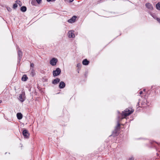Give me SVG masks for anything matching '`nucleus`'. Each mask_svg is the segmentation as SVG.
<instances>
[{
	"instance_id": "9d476101",
	"label": "nucleus",
	"mask_w": 160,
	"mask_h": 160,
	"mask_svg": "<svg viewBox=\"0 0 160 160\" xmlns=\"http://www.w3.org/2000/svg\"><path fill=\"white\" fill-rule=\"evenodd\" d=\"M60 81V79L58 78H57L54 79L52 81V83L54 84H56L58 83Z\"/></svg>"
},
{
	"instance_id": "2eb2a0df",
	"label": "nucleus",
	"mask_w": 160,
	"mask_h": 160,
	"mask_svg": "<svg viewBox=\"0 0 160 160\" xmlns=\"http://www.w3.org/2000/svg\"><path fill=\"white\" fill-rule=\"evenodd\" d=\"M21 10L22 12H25L26 10V8L24 6H22L21 8Z\"/></svg>"
},
{
	"instance_id": "1a4fd4ad",
	"label": "nucleus",
	"mask_w": 160,
	"mask_h": 160,
	"mask_svg": "<svg viewBox=\"0 0 160 160\" xmlns=\"http://www.w3.org/2000/svg\"><path fill=\"white\" fill-rule=\"evenodd\" d=\"M65 86V83L63 82H61L59 85V88H64Z\"/></svg>"
},
{
	"instance_id": "f8f14e48",
	"label": "nucleus",
	"mask_w": 160,
	"mask_h": 160,
	"mask_svg": "<svg viewBox=\"0 0 160 160\" xmlns=\"http://www.w3.org/2000/svg\"><path fill=\"white\" fill-rule=\"evenodd\" d=\"M17 118L19 119H21L22 118V115L20 113H18L17 114Z\"/></svg>"
},
{
	"instance_id": "f03ea898",
	"label": "nucleus",
	"mask_w": 160,
	"mask_h": 160,
	"mask_svg": "<svg viewBox=\"0 0 160 160\" xmlns=\"http://www.w3.org/2000/svg\"><path fill=\"white\" fill-rule=\"evenodd\" d=\"M61 70L59 68H57L56 70L53 71L52 72L53 76L56 77L60 74L61 72Z\"/></svg>"
},
{
	"instance_id": "423d86ee",
	"label": "nucleus",
	"mask_w": 160,
	"mask_h": 160,
	"mask_svg": "<svg viewBox=\"0 0 160 160\" xmlns=\"http://www.w3.org/2000/svg\"><path fill=\"white\" fill-rule=\"evenodd\" d=\"M68 36L69 38H74L75 36L73 31H69L68 33Z\"/></svg>"
},
{
	"instance_id": "412c9836",
	"label": "nucleus",
	"mask_w": 160,
	"mask_h": 160,
	"mask_svg": "<svg viewBox=\"0 0 160 160\" xmlns=\"http://www.w3.org/2000/svg\"><path fill=\"white\" fill-rule=\"evenodd\" d=\"M18 7V5L17 4V3H15L14 4L13 7L14 8H16Z\"/></svg>"
},
{
	"instance_id": "f257e3e1",
	"label": "nucleus",
	"mask_w": 160,
	"mask_h": 160,
	"mask_svg": "<svg viewBox=\"0 0 160 160\" xmlns=\"http://www.w3.org/2000/svg\"><path fill=\"white\" fill-rule=\"evenodd\" d=\"M134 110L133 109L131 110L128 109H126L124 112H123L122 114V117L124 116L125 117L129 115L130 114L133 112Z\"/></svg>"
},
{
	"instance_id": "cd10ccee",
	"label": "nucleus",
	"mask_w": 160,
	"mask_h": 160,
	"mask_svg": "<svg viewBox=\"0 0 160 160\" xmlns=\"http://www.w3.org/2000/svg\"><path fill=\"white\" fill-rule=\"evenodd\" d=\"M65 1H68V0H64Z\"/></svg>"
},
{
	"instance_id": "f3484780",
	"label": "nucleus",
	"mask_w": 160,
	"mask_h": 160,
	"mask_svg": "<svg viewBox=\"0 0 160 160\" xmlns=\"http://www.w3.org/2000/svg\"><path fill=\"white\" fill-rule=\"evenodd\" d=\"M16 3H17V4H18L19 6H21L22 5V3L20 1L18 0L16 1Z\"/></svg>"
},
{
	"instance_id": "b1692460",
	"label": "nucleus",
	"mask_w": 160,
	"mask_h": 160,
	"mask_svg": "<svg viewBox=\"0 0 160 160\" xmlns=\"http://www.w3.org/2000/svg\"><path fill=\"white\" fill-rule=\"evenodd\" d=\"M31 66L32 67H33L34 66V64L33 63L31 64Z\"/></svg>"
},
{
	"instance_id": "dca6fc26",
	"label": "nucleus",
	"mask_w": 160,
	"mask_h": 160,
	"mask_svg": "<svg viewBox=\"0 0 160 160\" xmlns=\"http://www.w3.org/2000/svg\"><path fill=\"white\" fill-rule=\"evenodd\" d=\"M31 4L34 6H36V0H32Z\"/></svg>"
},
{
	"instance_id": "a211bd4d",
	"label": "nucleus",
	"mask_w": 160,
	"mask_h": 160,
	"mask_svg": "<svg viewBox=\"0 0 160 160\" xmlns=\"http://www.w3.org/2000/svg\"><path fill=\"white\" fill-rule=\"evenodd\" d=\"M155 19H156L157 20L159 23L160 24V18H156V17H153Z\"/></svg>"
},
{
	"instance_id": "6ab92c4d",
	"label": "nucleus",
	"mask_w": 160,
	"mask_h": 160,
	"mask_svg": "<svg viewBox=\"0 0 160 160\" xmlns=\"http://www.w3.org/2000/svg\"><path fill=\"white\" fill-rule=\"evenodd\" d=\"M36 1L37 2V3L38 4L41 3L42 2V0H36Z\"/></svg>"
},
{
	"instance_id": "393cba45",
	"label": "nucleus",
	"mask_w": 160,
	"mask_h": 160,
	"mask_svg": "<svg viewBox=\"0 0 160 160\" xmlns=\"http://www.w3.org/2000/svg\"><path fill=\"white\" fill-rule=\"evenodd\" d=\"M129 160H134L133 158H130Z\"/></svg>"
},
{
	"instance_id": "4468645a",
	"label": "nucleus",
	"mask_w": 160,
	"mask_h": 160,
	"mask_svg": "<svg viewBox=\"0 0 160 160\" xmlns=\"http://www.w3.org/2000/svg\"><path fill=\"white\" fill-rule=\"evenodd\" d=\"M156 7L157 9L160 10V2H159L156 4Z\"/></svg>"
},
{
	"instance_id": "a878e982",
	"label": "nucleus",
	"mask_w": 160,
	"mask_h": 160,
	"mask_svg": "<svg viewBox=\"0 0 160 160\" xmlns=\"http://www.w3.org/2000/svg\"><path fill=\"white\" fill-rule=\"evenodd\" d=\"M142 91H140L139 92V93L140 94H142Z\"/></svg>"
},
{
	"instance_id": "9b49d317",
	"label": "nucleus",
	"mask_w": 160,
	"mask_h": 160,
	"mask_svg": "<svg viewBox=\"0 0 160 160\" xmlns=\"http://www.w3.org/2000/svg\"><path fill=\"white\" fill-rule=\"evenodd\" d=\"M82 63L83 65H86L88 64L89 62L86 59H85L83 61Z\"/></svg>"
},
{
	"instance_id": "aec40b11",
	"label": "nucleus",
	"mask_w": 160,
	"mask_h": 160,
	"mask_svg": "<svg viewBox=\"0 0 160 160\" xmlns=\"http://www.w3.org/2000/svg\"><path fill=\"white\" fill-rule=\"evenodd\" d=\"M18 54L19 57H21L22 54V52L21 51H18Z\"/></svg>"
},
{
	"instance_id": "20e7f679",
	"label": "nucleus",
	"mask_w": 160,
	"mask_h": 160,
	"mask_svg": "<svg viewBox=\"0 0 160 160\" xmlns=\"http://www.w3.org/2000/svg\"><path fill=\"white\" fill-rule=\"evenodd\" d=\"M19 99L22 102H23L25 100V94L24 92H22V94H20Z\"/></svg>"
},
{
	"instance_id": "0eeeda50",
	"label": "nucleus",
	"mask_w": 160,
	"mask_h": 160,
	"mask_svg": "<svg viewBox=\"0 0 160 160\" xmlns=\"http://www.w3.org/2000/svg\"><path fill=\"white\" fill-rule=\"evenodd\" d=\"M22 133L25 138H28L29 134L27 130H23Z\"/></svg>"
},
{
	"instance_id": "39448f33",
	"label": "nucleus",
	"mask_w": 160,
	"mask_h": 160,
	"mask_svg": "<svg viewBox=\"0 0 160 160\" xmlns=\"http://www.w3.org/2000/svg\"><path fill=\"white\" fill-rule=\"evenodd\" d=\"M145 6L150 11H152L153 8L152 5L149 2H147L145 4Z\"/></svg>"
},
{
	"instance_id": "ddd939ff",
	"label": "nucleus",
	"mask_w": 160,
	"mask_h": 160,
	"mask_svg": "<svg viewBox=\"0 0 160 160\" xmlns=\"http://www.w3.org/2000/svg\"><path fill=\"white\" fill-rule=\"evenodd\" d=\"M27 79L28 78L27 77L26 75H24L22 77V80L23 81H25L27 80Z\"/></svg>"
},
{
	"instance_id": "bb28decb",
	"label": "nucleus",
	"mask_w": 160,
	"mask_h": 160,
	"mask_svg": "<svg viewBox=\"0 0 160 160\" xmlns=\"http://www.w3.org/2000/svg\"><path fill=\"white\" fill-rule=\"evenodd\" d=\"M2 102V101L0 100V103H1Z\"/></svg>"
},
{
	"instance_id": "7ed1b4c3",
	"label": "nucleus",
	"mask_w": 160,
	"mask_h": 160,
	"mask_svg": "<svg viewBox=\"0 0 160 160\" xmlns=\"http://www.w3.org/2000/svg\"><path fill=\"white\" fill-rule=\"evenodd\" d=\"M58 62V59L57 58H52L50 61V64L52 66H54L56 65L57 62Z\"/></svg>"
},
{
	"instance_id": "4be33fe9",
	"label": "nucleus",
	"mask_w": 160,
	"mask_h": 160,
	"mask_svg": "<svg viewBox=\"0 0 160 160\" xmlns=\"http://www.w3.org/2000/svg\"><path fill=\"white\" fill-rule=\"evenodd\" d=\"M81 67V64L80 63H78L77 65V67L78 68H80Z\"/></svg>"
},
{
	"instance_id": "5701e85b",
	"label": "nucleus",
	"mask_w": 160,
	"mask_h": 160,
	"mask_svg": "<svg viewBox=\"0 0 160 160\" xmlns=\"http://www.w3.org/2000/svg\"><path fill=\"white\" fill-rule=\"evenodd\" d=\"M74 0H68L69 2H72Z\"/></svg>"
},
{
	"instance_id": "6e6552de",
	"label": "nucleus",
	"mask_w": 160,
	"mask_h": 160,
	"mask_svg": "<svg viewBox=\"0 0 160 160\" xmlns=\"http://www.w3.org/2000/svg\"><path fill=\"white\" fill-rule=\"evenodd\" d=\"M77 17L76 16H73L71 19L68 20V22L70 23L74 22L76 21Z\"/></svg>"
}]
</instances>
